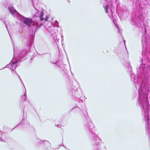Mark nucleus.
I'll return each instance as SVG.
<instances>
[{"instance_id": "nucleus-26", "label": "nucleus", "mask_w": 150, "mask_h": 150, "mask_svg": "<svg viewBox=\"0 0 150 150\" xmlns=\"http://www.w3.org/2000/svg\"><path fill=\"white\" fill-rule=\"evenodd\" d=\"M27 101H28V102L29 103V104H30V101H29V100H27Z\"/></svg>"}, {"instance_id": "nucleus-3", "label": "nucleus", "mask_w": 150, "mask_h": 150, "mask_svg": "<svg viewBox=\"0 0 150 150\" xmlns=\"http://www.w3.org/2000/svg\"><path fill=\"white\" fill-rule=\"evenodd\" d=\"M82 112L84 120V129L91 141V150H100V146L99 143L101 139L94 132L95 127L90 120L87 112L85 111L83 112V111Z\"/></svg>"}, {"instance_id": "nucleus-9", "label": "nucleus", "mask_w": 150, "mask_h": 150, "mask_svg": "<svg viewBox=\"0 0 150 150\" xmlns=\"http://www.w3.org/2000/svg\"><path fill=\"white\" fill-rule=\"evenodd\" d=\"M44 146H43V148L44 149H47L51 147V144L47 140L44 141Z\"/></svg>"}, {"instance_id": "nucleus-15", "label": "nucleus", "mask_w": 150, "mask_h": 150, "mask_svg": "<svg viewBox=\"0 0 150 150\" xmlns=\"http://www.w3.org/2000/svg\"><path fill=\"white\" fill-rule=\"evenodd\" d=\"M54 24L55 26L58 28H59V23L57 21H55L54 22Z\"/></svg>"}, {"instance_id": "nucleus-25", "label": "nucleus", "mask_w": 150, "mask_h": 150, "mask_svg": "<svg viewBox=\"0 0 150 150\" xmlns=\"http://www.w3.org/2000/svg\"><path fill=\"white\" fill-rule=\"evenodd\" d=\"M53 64H56L57 63V62H52V63Z\"/></svg>"}, {"instance_id": "nucleus-19", "label": "nucleus", "mask_w": 150, "mask_h": 150, "mask_svg": "<svg viewBox=\"0 0 150 150\" xmlns=\"http://www.w3.org/2000/svg\"><path fill=\"white\" fill-rule=\"evenodd\" d=\"M39 17V18H40V20L41 21H43L44 20H45V18H44L43 17V16H42V17Z\"/></svg>"}, {"instance_id": "nucleus-11", "label": "nucleus", "mask_w": 150, "mask_h": 150, "mask_svg": "<svg viewBox=\"0 0 150 150\" xmlns=\"http://www.w3.org/2000/svg\"><path fill=\"white\" fill-rule=\"evenodd\" d=\"M25 118H23L21 121L20 122V123H19L16 126H15L12 129V130H13L17 126H18V125H21L22 124H23L25 123Z\"/></svg>"}, {"instance_id": "nucleus-24", "label": "nucleus", "mask_w": 150, "mask_h": 150, "mask_svg": "<svg viewBox=\"0 0 150 150\" xmlns=\"http://www.w3.org/2000/svg\"><path fill=\"white\" fill-rule=\"evenodd\" d=\"M123 42H124V44H125V42H126V41H125V40H123Z\"/></svg>"}, {"instance_id": "nucleus-21", "label": "nucleus", "mask_w": 150, "mask_h": 150, "mask_svg": "<svg viewBox=\"0 0 150 150\" xmlns=\"http://www.w3.org/2000/svg\"><path fill=\"white\" fill-rule=\"evenodd\" d=\"M47 56H48V57H51V54L50 53H47Z\"/></svg>"}, {"instance_id": "nucleus-27", "label": "nucleus", "mask_w": 150, "mask_h": 150, "mask_svg": "<svg viewBox=\"0 0 150 150\" xmlns=\"http://www.w3.org/2000/svg\"><path fill=\"white\" fill-rule=\"evenodd\" d=\"M1 141H2V142H4V140H3L1 139Z\"/></svg>"}, {"instance_id": "nucleus-18", "label": "nucleus", "mask_w": 150, "mask_h": 150, "mask_svg": "<svg viewBox=\"0 0 150 150\" xmlns=\"http://www.w3.org/2000/svg\"><path fill=\"white\" fill-rule=\"evenodd\" d=\"M100 150H107L106 146H104V147H102V148L100 147Z\"/></svg>"}, {"instance_id": "nucleus-12", "label": "nucleus", "mask_w": 150, "mask_h": 150, "mask_svg": "<svg viewBox=\"0 0 150 150\" xmlns=\"http://www.w3.org/2000/svg\"><path fill=\"white\" fill-rule=\"evenodd\" d=\"M115 3L116 4V7L117 9L120 8V4L119 3V0H115Z\"/></svg>"}, {"instance_id": "nucleus-1", "label": "nucleus", "mask_w": 150, "mask_h": 150, "mask_svg": "<svg viewBox=\"0 0 150 150\" xmlns=\"http://www.w3.org/2000/svg\"><path fill=\"white\" fill-rule=\"evenodd\" d=\"M31 40L28 39H26V40L23 43L22 45L23 46L24 50H20L17 54V57L15 59L13 60V59H14V50L13 47V57L12 59L11 60L9 64H7L5 67L0 69V70L8 68L10 69L15 73L18 76L19 79L22 82L24 86L25 89V93L23 94V101H25L27 100V94L26 92V89L25 86L23 83L20 76L18 74L16 71L14 70L16 69V67L18 66V64L23 61L24 60L26 59V54L28 52H30V49L32 45L34 42H31Z\"/></svg>"}, {"instance_id": "nucleus-23", "label": "nucleus", "mask_w": 150, "mask_h": 150, "mask_svg": "<svg viewBox=\"0 0 150 150\" xmlns=\"http://www.w3.org/2000/svg\"><path fill=\"white\" fill-rule=\"evenodd\" d=\"M61 125L59 124H58L57 125V127H60Z\"/></svg>"}, {"instance_id": "nucleus-29", "label": "nucleus", "mask_w": 150, "mask_h": 150, "mask_svg": "<svg viewBox=\"0 0 150 150\" xmlns=\"http://www.w3.org/2000/svg\"><path fill=\"white\" fill-rule=\"evenodd\" d=\"M68 1L69 2H70V1Z\"/></svg>"}, {"instance_id": "nucleus-22", "label": "nucleus", "mask_w": 150, "mask_h": 150, "mask_svg": "<svg viewBox=\"0 0 150 150\" xmlns=\"http://www.w3.org/2000/svg\"><path fill=\"white\" fill-rule=\"evenodd\" d=\"M48 19V17L47 16L46 18H45V21H47V20Z\"/></svg>"}, {"instance_id": "nucleus-8", "label": "nucleus", "mask_w": 150, "mask_h": 150, "mask_svg": "<svg viewBox=\"0 0 150 150\" xmlns=\"http://www.w3.org/2000/svg\"><path fill=\"white\" fill-rule=\"evenodd\" d=\"M58 66L59 67V70L62 74H64L67 73V71L63 65H59V66L58 65Z\"/></svg>"}, {"instance_id": "nucleus-13", "label": "nucleus", "mask_w": 150, "mask_h": 150, "mask_svg": "<svg viewBox=\"0 0 150 150\" xmlns=\"http://www.w3.org/2000/svg\"><path fill=\"white\" fill-rule=\"evenodd\" d=\"M44 141L42 140L40 141L38 143V146H42L43 148L44 146Z\"/></svg>"}, {"instance_id": "nucleus-6", "label": "nucleus", "mask_w": 150, "mask_h": 150, "mask_svg": "<svg viewBox=\"0 0 150 150\" xmlns=\"http://www.w3.org/2000/svg\"><path fill=\"white\" fill-rule=\"evenodd\" d=\"M67 87L69 92V94L74 98H81V93L79 91L77 87H74L72 81L69 80L67 82Z\"/></svg>"}, {"instance_id": "nucleus-20", "label": "nucleus", "mask_w": 150, "mask_h": 150, "mask_svg": "<svg viewBox=\"0 0 150 150\" xmlns=\"http://www.w3.org/2000/svg\"><path fill=\"white\" fill-rule=\"evenodd\" d=\"M75 108H76V109H77V110H79L80 109V108L78 107L76 105V106L75 107L73 108H72V109H71V111H72V110H73L74 109H75Z\"/></svg>"}, {"instance_id": "nucleus-10", "label": "nucleus", "mask_w": 150, "mask_h": 150, "mask_svg": "<svg viewBox=\"0 0 150 150\" xmlns=\"http://www.w3.org/2000/svg\"><path fill=\"white\" fill-rule=\"evenodd\" d=\"M49 33L52 35H53L54 34H55V28L54 26L50 27L48 29Z\"/></svg>"}, {"instance_id": "nucleus-28", "label": "nucleus", "mask_w": 150, "mask_h": 150, "mask_svg": "<svg viewBox=\"0 0 150 150\" xmlns=\"http://www.w3.org/2000/svg\"><path fill=\"white\" fill-rule=\"evenodd\" d=\"M24 108H25V106L24 107V108L23 109V111H24Z\"/></svg>"}, {"instance_id": "nucleus-17", "label": "nucleus", "mask_w": 150, "mask_h": 150, "mask_svg": "<svg viewBox=\"0 0 150 150\" xmlns=\"http://www.w3.org/2000/svg\"><path fill=\"white\" fill-rule=\"evenodd\" d=\"M44 15V13L43 11H41L40 12L39 17L43 16Z\"/></svg>"}, {"instance_id": "nucleus-5", "label": "nucleus", "mask_w": 150, "mask_h": 150, "mask_svg": "<svg viewBox=\"0 0 150 150\" xmlns=\"http://www.w3.org/2000/svg\"><path fill=\"white\" fill-rule=\"evenodd\" d=\"M143 112L142 115L144 116V120L145 121L146 132L148 136L150 142V123L149 113L150 105L149 103H139Z\"/></svg>"}, {"instance_id": "nucleus-4", "label": "nucleus", "mask_w": 150, "mask_h": 150, "mask_svg": "<svg viewBox=\"0 0 150 150\" xmlns=\"http://www.w3.org/2000/svg\"><path fill=\"white\" fill-rule=\"evenodd\" d=\"M103 0L106 4L105 6L104 7L105 13L108 14V16L110 17H112L113 19V23L117 28L118 33L122 36V38H123L122 32L121 31V30L116 21V17L113 15L114 13H115V8L113 5V0Z\"/></svg>"}, {"instance_id": "nucleus-30", "label": "nucleus", "mask_w": 150, "mask_h": 150, "mask_svg": "<svg viewBox=\"0 0 150 150\" xmlns=\"http://www.w3.org/2000/svg\"><path fill=\"white\" fill-rule=\"evenodd\" d=\"M21 102H20V104H21Z\"/></svg>"}, {"instance_id": "nucleus-7", "label": "nucleus", "mask_w": 150, "mask_h": 150, "mask_svg": "<svg viewBox=\"0 0 150 150\" xmlns=\"http://www.w3.org/2000/svg\"><path fill=\"white\" fill-rule=\"evenodd\" d=\"M23 125L22 127L23 129L27 130H34V127L31 125H30L28 123H25L22 124Z\"/></svg>"}, {"instance_id": "nucleus-14", "label": "nucleus", "mask_w": 150, "mask_h": 150, "mask_svg": "<svg viewBox=\"0 0 150 150\" xmlns=\"http://www.w3.org/2000/svg\"><path fill=\"white\" fill-rule=\"evenodd\" d=\"M77 98V100H76L75 101L78 103H79L80 102H81L82 103H83V100L81 98Z\"/></svg>"}, {"instance_id": "nucleus-2", "label": "nucleus", "mask_w": 150, "mask_h": 150, "mask_svg": "<svg viewBox=\"0 0 150 150\" xmlns=\"http://www.w3.org/2000/svg\"><path fill=\"white\" fill-rule=\"evenodd\" d=\"M8 9L13 16H16L20 21L27 27L30 34L27 35L26 39L31 40L32 42H34L35 33L41 27V24H39L37 22L33 21L32 18L22 16L18 13L13 7H8Z\"/></svg>"}, {"instance_id": "nucleus-16", "label": "nucleus", "mask_w": 150, "mask_h": 150, "mask_svg": "<svg viewBox=\"0 0 150 150\" xmlns=\"http://www.w3.org/2000/svg\"><path fill=\"white\" fill-rule=\"evenodd\" d=\"M0 20H2L3 22L6 25V27L7 29V30L8 33H9V32H8V28H7V26L6 25V22H5V21H4V20H5V18H4V19H0ZM9 35H10L9 33Z\"/></svg>"}]
</instances>
